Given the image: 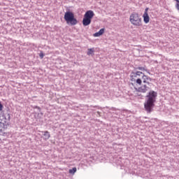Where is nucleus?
<instances>
[{
	"mask_svg": "<svg viewBox=\"0 0 179 179\" xmlns=\"http://www.w3.org/2000/svg\"><path fill=\"white\" fill-rule=\"evenodd\" d=\"M157 93L153 90L150 91L145 96V101L144 103V108L147 114H150L155 108V103H156V98Z\"/></svg>",
	"mask_w": 179,
	"mask_h": 179,
	"instance_id": "obj_1",
	"label": "nucleus"
},
{
	"mask_svg": "<svg viewBox=\"0 0 179 179\" xmlns=\"http://www.w3.org/2000/svg\"><path fill=\"white\" fill-rule=\"evenodd\" d=\"M64 20L69 26H76L78 20L75 18V14L71 11H67L64 13Z\"/></svg>",
	"mask_w": 179,
	"mask_h": 179,
	"instance_id": "obj_2",
	"label": "nucleus"
},
{
	"mask_svg": "<svg viewBox=\"0 0 179 179\" xmlns=\"http://www.w3.org/2000/svg\"><path fill=\"white\" fill-rule=\"evenodd\" d=\"M94 17V12L93 10H90L85 12L84 15V17L83 19V26H89L90 23H92V19Z\"/></svg>",
	"mask_w": 179,
	"mask_h": 179,
	"instance_id": "obj_3",
	"label": "nucleus"
},
{
	"mask_svg": "<svg viewBox=\"0 0 179 179\" xmlns=\"http://www.w3.org/2000/svg\"><path fill=\"white\" fill-rule=\"evenodd\" d=\"M129 22L134 26H141L142 25V18L139 16V14L136 13H133L131 14L129 17Z\"/></svg>",
	"mask_w": 179,
	"mask_h": 179,
	"instance_id": "obj_4",
	"label": "nucleus"
},
{
	"mask_svg": "<svg viewBox=\"0 0 179 179\" xmlns=\"http://www.w3.org/2000/svg\"><path fill=\"white\" fill-rule=\"evenodd\" d=\"M6 122L3 123V126L0 127V136H4L5 134H6V129H8V125H9V121H10V114H6Z\"/></svg>",
	"mask_w": 179,
	"mask_h": 179,
	"instance_id": "obj_5",
	"label": "nucleus"
},
{
	"mask_svg": "<svg viewBox=\"0 0 179 179\" xmlns=\"http://www.w3.org/2000/svg\"><path fill=\"white\" fill-rule=\"evenodd\" d=\"M150 87H149L147 85H143L141 87L138 88L135 87L136 92H139L140 93H146L148 90H150Z\"/></svg>",
	"mask_w": 179,
	"mask_h": 179,
	"instance_id": "obj_6",
	"label": "nucleus"
},
{
	"mask_svg": "<svg viewBox=\"0 0 179 179\" xmlns=\"http://www.w3.org/2000/svg\"><path fill=\"white\" fill-rule=\"evenodd\" d=\"M143 83H147V85H150V82H152V78L150 77L143 74L142 76Z\"/></svg>",
	"mask_w": 179,
	"mask_h": 179,
	"instance_id": "obj_7",
	"label": "nucleus"
},
{
	"mask_svg": "<svg viewBox=\"0 0 179 179\" xmlns=\"http://www.w3.org/2000/svg\"><path fill=\"white\" fill-rule=\"evenodd\" d=\"M42 134H43V135L44 136L43 139L45 141H48V139H50V138L51 137V135L50 134L48 131H42Z\"/></svg>",
	"mask_w": 179,
	"mask_h": 179,
	"instance_id": "obj_8",
	"label": "nucleus"
},
{
	"mask_svg": "<svg viewBox=\"0 0 179 179\" xmlns=\"http://www.w3.org/2000/svg\"><path fill=\"white\" fill-rule=\"evenodd\" d=\"M0 119V127H3V124L6 122V114L3 115Z\"/></svg>",
	"mask_w": 179,
	"mask_h": 179,
	"instance_id": "obj_9",
	"label": "nucleus"
},
{
	"mask_svg": "<svg viewBox=\"0 0 179 179\" xmlns=\"http://www.w3.org/2000/svg\"><path fill=\"white\" fill-rule=\"evenodd\" d=\"M104 34V28L101 29L98 32L94 34V37H100Z\"/></svg>",
	"mask_w": 179,
	"mask_h": 179,
	"instance_id": "obj_10",
	"label": "nucleus"
},
{
	"mask_svg": "<svg viewBox=\"0 0 179 179\" xmlns=\"http://www.w3.org/2000/svg\"><path fill=\"white\" fill-rule=\"evenodd\" d=\"M137 77H138V76L136 75V73L135 71H132L131 73L130 78H131V82H135L136 80V79H135V78Z\"/></svg>",
	"mask_w": 179,
	"mask_h": 179,
	"instance_id": "obj_11",
	"label": "nucleus"
},
{
	"mask_svg": "<svg viewBox=\"0 0 179 179\" xmlns=\"http://www.w3.org/2000/svg\"><path fill=\"white\" fill-rule=\"evenodd\" d=\"M143 17L144 23L148 24V23H149V20H150L149 14H143Z\"/></svg>",
	"mask_w": 179,
	"mask_h": 179,
	"instance_id": "obj_12",
	"label": "nucleus"
},
{
	"mask_svg": "<svg viewBox=\"0 0 179 179\" xmlns=\"http://www.w3.org/2000/svg\"><path fill=\"white\" fill-rule=\"evenodd\" d=\"M87 54V55H92V57H93V55H94V48H89Z\"/></svg>",
	"mask_w": 179,
	"mask_h": 179,
	"instance_id": "obj_13",
	"label": "nucleus"
},
{
	"mask_svg": "<svg viewBox=\"0 0 179 179\" xmlns=\"http://www.w3.org/2000/svg\"><path fill=\"white\" fill-rule=\"evenodd\" d=\"M135 69H138V71H145V72H147L148 73H149V75H150V72H149V70H148L146 67L138 66V67H136Z\"/></svg>",
	"mask_w": 179,
	"mask_h": 179,
	"instance_id": "obj_14",
	"label": "nucleus"
},
{
	"mask_svg": "<svg viewBox=\"0 0 179 179\" xmlns=\"http://www.w3.org/2000/svg\"><path fill=\"white\" fill-rule=\"evenodd\" d=\"M76 171V167H74L71 169H69L70 174H75V172Z\"/></svg>",
	"mask_w": 179,
	"mask_h": 179,
	"instance_id": "obj_15",
	"label": "nucleus"
},
{
	"mask_svg": "<svg viewBox=\"0 0 179 179\" xmlns=\"http://www.w3.org/2000/svg\"><path fill=\"white\" fill-rule=\"evenodd\" d=\"M135 82L138 84V85H142V80L141 78H138L137 80H135Z\"/></svg>",
	"mask_w": 179,
	"mask_h": 179,
	"instance_id": "obj_16",
	"label": "nucleus"
},
{
	"mask_svg": "<svg viewBox=\"0 0 179 179\" xmlns=\"http://www.w3.org/2000/svg\"><path fill=\"white\" fill-rule=\"evenodd\" d=\"M136 73V75L137 76H141V75H145V73H143V72H141V71H136V72H135Z\"/></svg>",
	"mask_w": 179,
	"mask_h": 179,
	"instance_id": "obj_17",
	"label": "nucleus"
},
{
	"mask_svg": "<svg viewBox=\"0 0 179 179\" xmlns=\"http://www.w3.org/2000/svg\"><path fill=\"white\" fill-rule=\"evenodd\" d=\"M148 10H149V8L145 9L144 15H148Z\"/></svg>",
	"mask_w": 179,
	"mask_h": 179,
	"instance_id": "obj_18",
	"label": "nucleus"
},
{
	"mask_svg": "<svg viewBox=\"0 0 179 179\" xmlns=\"http://www.w3.org/2000/svg\"><path fill=\"white\" fill-rule=\"evenodd\" d=\"M175 6H176L177 10H179V3H176Z\"/></svg>",
	"mask_w": 179,
	"mask_h": 179,
	"instance_id": "obj_19",
	"label": "nucleus"
},
{
	"mask_svg": "<svg viewBox=\"0 0 179 179\" xmlns=\"http://www.w3.org/2000/svg\"><path fill=\"white\" fill-rule=\"evenodd\" d=\"M3 108V105H2V103L0 102V111H2Z\"/></svg>",
	"mask_w": 179,
	"mask_h": 179,
	"instance_id": "obj_20",
	"label": "nucleus"
},
{
	"mask_svg": "<svg viewBox=\"0 0 179 179\" xmlns=\"http://www.w3.org/2000/svg\"><path fill=\"white\" fill-rule=\"evenodd\" d=\"M39 56H40V58H41V59H43V58H44V54L43 53H40Z\"/></svg>",
	"mask_w": 179,
	"mask_h": 179,
	"instance_id": "obj_21",
	"label": "nucleus"
},
{
	"mask_svg": "<svg viewBox=\"0 0 179 179\" xmlns=\"http://www.w3.org/2000/svg\"><path fill=\"white\" fill-rule=\"evenodd\" d=\"M34 108H37V110H38V111H41V107L35 106Z\"/></svg>",
	"mask_w": 179,
	"mask_h": 179,
	"instance_id": "obj_22",
	"label": "nucleus"
},
{
	"mask_svg": "<svg viewBox=\"0 0 179 179\" xmlns=\"http://www.w3.org/2000/svg\"><path fill=\"white\" fill-rule=\"evenodd\" d=\"M176 1V3H179V0H175Z\"/></svg>",
	"mask_w": 179,
	"mask_h": 179,
	"instance_id": "obj_23",
	"label": "nucleus"
}]
</instances>
